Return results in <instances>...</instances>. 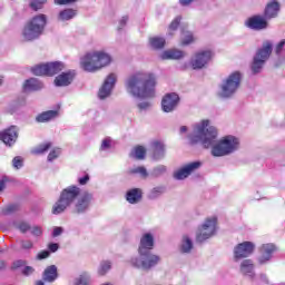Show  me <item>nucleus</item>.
I'll use <instances>...</instances> for the list:
<instances>
[{"label": "nucleus", "instance_id": "obj_1", "mask_svg": "<svg viewBox=\"0 0 285 285\" xmlns=\"http://www.w3.org/2000/svg\"><path fill=\"white\" fill-rule=\"evenodd\" d=\"M188 139L190 144H202L204 148H212L213 157H226L239 150V139L235 136H226L216 142L217 128L209 126L208 120L196 124Z\"/></svg>", "mask_w": 285, "mask_h": 285}, {"label": "nucleus", "instance_id": "obj_2", "mask_svg": "<svg viewBox=\"0 0 285 285\" xmlns=\"http://www.w3.org/2000/svg\"><path fill=\"white\" fill-rule=\"evenodd\" d=\"M156 86L157 78L155 75L146 71H138L126 80L127 91L138 99H153Z\"/></svg>", "mask_w": 285, "mask_h": 285}, {"label": "nucleus", "instance_id": "obj_3", "mask_svg": "<svg viewBox=\"0 0 285 285\" xmlns=\"http://www.w3.org/2000/svg\"><path fill=\"white\" fill-rule=\"evenodd\" d=\"M111 61H112V58H110V55L104 51H92V52L86 53L80 59V67L86 72H97L101 70V68H106V66H110Z\"/></svg>", "mask_w": 285, "mask_h": 285}, {"label": "nucleus", "instance_id": "obj_4", "mask_svg": "<svg viewBox=\"0 0 285 285\" xmlns=\"http://www.w3.org/2000/svg\"><path fill=\"white\" fill-rule=\"evenodd\" d=\"M47 18L46 14H38L33 17L26 26L22 31L24 41H35L43 35V28H46Z\"/></svg>", "mask_w": 285, "mask_h": 285}, {"label": "nucleus", "instance_id": "obj_5", "mask_svg": "<svg viewBox=\"0 0 285 285\" xmlns=\"http://www.w3.org/2000/svg\"><path fill=\"white\" fill-rule=\"evenodd\" d=\"M81 189L77 186H69L61 191L59 200L53 205V215H61L68 206L79 197Z\"/></svg>", "mask_w": 285, "mask_h": 285}, {"label": "nucleus", "instance_id": "obj_6", "mask_svg": "<svg viewBox=\"0 0 285 285\" xmlns=\"http://www.w3.org/2000/svg\"><path fill=\"white\" fill-rule=\"evenodd\" d=\"M242 83V73L238 71L233 72L228 76V78L222 83L219 97L223 99H228L233 97L239 89V85Z\"/></svg>", "mask_w": 285, "mask_h": 285}, {"label": "nucleus", "instance_id": "obj_7", "mask_svg": "<svg viewBox=\"0 0 285 285\" xmlns=\"http://www.w3.org/2000/svg\"><path fill=\"white\" fill-rule=\"evenodd\" d=\"M139 257H134L130 259L131 266L135 268H142V271H150V268H155L159 262H161V257L155 255L150 252H145V254H139Z\"/></svg>", "mask_w": 285, "mask_h": 285}, {"label": "nucleus", "instance_id": "obj_8", "mask_svg": "<svg viewBox=\"0 0 285 285\" xmlns=\"http://www.w3.org/2000/svg\"><path fill=\"white\" fill-rule=\"evenodd\" d=\"M272 52H273V42L271 41L264 42L263 47L258 49V51L256 52L252 63V71L254 72V75H257V72H261L266 61H268V58L271 57Z\"/></svg>", "mask_w": 285, "mask_h": 285}, {"label": "nucleus", "instance_id": "obj_9", "mask_svg": "<svg viewBox=\"0 0 285 285\" xmlns=\"http://www.w3.org/2000/svg\"><path fill=\"white\" fill-rule=\"evenodd\" d=\"M65 68L66 66L63 65V62L56 61L46 65H38L31 69V72H33V75L38 77H52L55 75H59V72H61V70H63Z\"/></svg>", "mask_w": 285, "mask_h": 285}, {"label": "nucleus", "instance_id": "obj_10", "mask_svg": "<svg viewBox=\"0 0 285 285\" xmlns=\"http://www.w3.org/2000/svg\"><path fill=\"white\" fill-rule=\"evenodd\" d=\"M217 230V217L213 216L207 218L205 223L202 225L199 233L197 234V242H206V239H210L213 235H215Z\"/></svg>", "mask_w": 285, "mask_h": 285}, {"label": "nucleus", "instance_id": "obj_11", "mask_svg": "<svg viewBox=\"0 0 285 285\" xmlns=\"http://www.w3.org/2000/svg\"><path fill=\"white\" fill-rule=\"evenodd\" d=\"M253 250H255V244H253L250 242H244V243L238 244L234 248L235 262H239V259L249 257V255H253Z\"/></svg>", "mask_w": 285, "mask_h": 285}, {"label": "nucleus", "instance_id": "obj_12", "mask_svg": "<svg viewBox=\"0 0 285 285\" xmlns=\"http://www.w3.org/2000/svg\"><path fill=\"white\" fill-rule=\"evenodd\" d=\"M117 83V75L110 73L105 79L101 88L99 89L98 97L99 99H106L112 95V88H115V85Z\"/></svg>", "mask_w": 285, "mask_h": 285}, {"label": "nucleus", "instance_id": "obj_13", "mask_svg": "<svg viewBox=\"0 0 285 285\" xmlns=\"http://www.w3.org/2000/svg\"><path fill=\"white\" fill-rule=\"evenodd\" d=\"M213 59V51L205 50L200 51L195 55V57L191 60V66L194 70H202V68H205L206 65Z\"/></svg>", "mask_w": 285, "mask_h": 285}, {"label": "nucleus", "instance_id": "obj_14", "mask_svg": "<svg viewBox=\"0 0 285 285\" xmlns=\"http://www.w3.org/2000/svg\"><path fill=\"white\" fill-rule=\"evenodd\" d=\"M179 104V96L177 94H167L161 100V109L164 112H173Z\"/></svg>", "mask_w": 285, "mask_h": 285}, {"label": "nucleus", "instance_id": "obj_15", "mask_svg": "<svg viewBox=\"0 0 285 285\" xmlns=\"http://www.w3.org/2000/svg\"><path fill=\"white\" fill-rule=\"evenodd\" d=\"M18 137L19 134L16 126H11L9 129H6L0 134V139L3 141V144H6V146H14Z\"/></svg>", "mask_w": 285, "mask_h": 285}, {"label": "nucleus", "instance_id": "obj_16", "mask_svg": "<svg viewBox=\"0 0 285 285\" xmlns=\"http://www.w3.org/2000/svg\"><path fill=\"white\" fill-rule=\"evenodd\" d=\"M246 26L250 30H266L268 21L264 16H254L246 21Z\"/></svg>", "mask_w": 285, "mask_h": 285}, {"label": "nucleus", "instance_id": "obj_17", "mask_svg": "<svg viewBox=\"0 0 285 285\" xmlns=\"http://www.w3.org/2000/svg\"><path fill=\"white\" fill-rule=\"evenodd\" d=\"M202 166V163L195 161L186 165L185 167L180 168L179 170L174 173L175 179H186L194 170H197Z\"/></svg>", "mask_w": 285, "mask_h": 285}, {"label": "nucleus", "instance_id": "obj_18", "mask_svg": "<svg viewBox=\"0 0 285 285\" xmlns=\"http://www.w3.org/2000/svg\"><path fill=\"white\" fill-rule=\"evenodd\" d=\"M155 246V238L150 234L142 235L140 239V245L138 248L139 255H145L146 253L153 250Z\"/></svg>", "mask_w": 285, "mask_h": 285}, {"label": "nucleus", "instance_id": "obj_19", "mask_svg": "<svg viewBox=\"0 0 285 285\" xmlns=\"http://www.w3.org/2000/svg\"><path fill=\"white\" fill-rule=\"evenodd\" d=\"M279 2H277V0H272L269 1L264 10V17L268 20V19H275V17H277V14H279Z\"/></svg>", "mask_w": 285, "mask_h": 285}, {"label": "nucleus", "instance_id": "obj_20", "mask_svg": "<svg viewBox=\"0 0 285 285\" xmlns=\"http://www.w3.org/2000/svg\"><path fill=\"white\" fill-rule=\"evenodd\" d=\"M153 148V159L155 161H159V159H164L166 155V147L164 146V142L159 140H155L151 142Z\"/></svg>", "mask_w": 285, "mask_h": 285}, {"label": "nucleus", "instance_id": "obj_21", "mask_svg": "<svg viewBox=\"0 0 285 285\" xmlns=\"http://www.w3.org/2000/svg\"><path fill=\"white\" fill-rule=\"evenodd\" d=\"M90 202H92L91 194L86 193L82 196H80L78 202L76 203V212L85 213V210H88V206H90Z\"/></svg>", "mask_w": 285, "mask_h": 285}, {"label": "nucleus", "instance_id": "obj_22", "mask_svg": "<svg viewBox=\"0 0 285 285\" xmlns=\"http://www.w3.org/2000/svg\"><path fill=\"white\" fill-rule=\"evenodd\" d=\"M261 257L258 258L259 264H266V262L271 261L273 253H275V245L265 244L261 248Z\"/></svg>", "mask_w": 285, "mask_h": 285}, {"label": "nucleus", "instance_id": "obj_23", "mask_svg": "<svg viewBox=\"0 0 285 285\" xmlns=\"http://www.w3.org/2000/svg\"><path fill=\"white\" fill-rule=\"evenodd\" d=\"M72 79H75V71H68L56 77L55 83L58 87L70 86V83H72Z\"/></svg>", "mask_w": 285, "mask_h": 285}, {"label": "nucleus", "instance_id": "obj_24", "mask_svg": "<svg viewBox=\"0 0 285 285\" xmlns=\"http://www.w3.org/2000/svg\"><path fill=\"white\" fill-rule=\"evenodd\" d=\"M43 88V82L39 81L37 78H30L26 80L23 85L24 92H35Z\"/></svg>", "mask_w": 285, "mask_h": 285}, {"label": "nucleus", "instance_id": "obj_25", "mask_svg": "<svg viewBox=\"0 0 285 285\" xmlns=\"http://www.w3.org/2000/svg\"><path fill=\"white\" fill-rule=\"evenodd\" d=\"M240 273L247 277H255V265L253 264V261H243L240 263Z\"/></svg>", "mask_w": 285, "mask_h": 285}, {"label": "nucleus", "instance_id": "obj_26", "mask_svg": "<svg viewBox=\"0 0 285 285\" xmlns=\"http://www.w3.org/2000/svg\"><path fill=\"white\" fill-rule=\"evenodd\" d=\"M59 277V274L57 273V266L56 265H50L48 266L42 275L43 282H49L52 283Z\"/></svg>", "mask_w": 285, "mask_h": 285}, {"label": "nucleus", "instance_id": "obj_27", "mask_svg": "<svg viewBox=\"0 0 285 285\" xmlns=\"http://www.w3.org/2000/svg\"><path fill=\"white\" fill-rule=\"evenodd\" d=\"M185 57L184 51L177 49L166 50L160 55V59H183Z\"/></svg>", "mask_w": 285, "mask_h": 285}, {"label": "nucleus", "instance_id": "obj_28", "mask_svg": "<svg viewBox=\"0 0 285 285\" xmlns=\"http://www.w3.org/2000/svg\"><path fill=\"white\" fill-rule=\"evenodd\" d=\"M141 189H130L129 191H127V202H129V204H138V202H141Z\"/></svg>", "mask_w": 285, "mask_h": 285}, {"label": "nucleus", "instance_id": "obj_29", "mask_svg": "<svg viewBox=\"0 0 285 285\" xmlns=\"http://www.w3.org/2000/svg\"><path fill=\"white\" fill-rule=\"evenodd\" d=\"M75 17H77L75 9H65L59 12L58 19L59 21H70V19H75Z\"/></svg>", "mask_w": 285, "mask_h": 285}, {"label": "nucleus", "instance_id": "obj_30", "mask_svg": "<svg viewBox=\"0 0 285 285\" xmlns=\"http://www.w3.org/2000/svg\"><path fill=\"white\" fill-rule=\"evenodd\" d=\"M55 117H57V111L49 110L40 114L36 119L40 124H43L45 121H50V119H55Z\"/></svg>", "mask_w": 285, "mask_h": 285}, {"label": "nucleus", "instance_id": "obj_31", "mask_svg": "<svg viewBox=\"0 0 285 285\" xmlns=\"http://www.w3.org/2000/svg\"><path fill=\"white\" fill-rule=\"evenodd\" d=\"M149 43L151 48H155V50H161L166 46V39L161 37H154L149 39Z\"/></svg>", "mask_w": 285, "mask_h": 285}, {"label": "nucleus", "instance_id": "obj_32", "mask_svg": "<svg viewBox=\"0 0 285 285\" xmlns=\"http://www.w3.org/2000/svg\"><path fill=\"white\" fill-rule=\"evenodd\" d=\"M180 250L181 253H189L190 250H193V240L188 236L183 237Z\"/></svg>", "mask_w": 285, "mask_h": 285}, {"label": "nucleus", "instance_id": "obj_33", "mask_svg": "<svg viewBox=\"0 0 285 285\" xmlns=\"http://www.w3.org/2000/svg\"><path fill=\"white\" fill-rule=\"evenodd\" d=\"M130 157H135V159H145L146 148H144L142 146L135 147L130 154Z\"/></svg>", "mask_w": 285, "mask_h": 285}, {"label": "nucleus", "instance_id": "obj_34", "mask_svg": "<svg viewBox=\"0 0 285 285\" xmlns=\"http://www.w3.org/2000/svg\"><path fill=\"white\" fill-rule=\"evenodd\" d=\"M52 146L51 142H45L35 149L31 150L32 155H43V153H48L50 150V147Z\"/></svg>", "mask_w": 285, "mask_h": 285}, {"label": "nucleus", "instance_id": "obj_35", "mask_svg": "<svg viewBox=\"0 0 285 285\" xmlns=\"http://www.w3.org/2000/svg\"><path fill=\"white\" fill-rule=\"evenodd\" d=\"M275 55H277L281 59H285V39L281 40L276 46H275Z\"/></svg>", "mask_w": 285, "mask_h": 285}, {"label": "nucleus", "instance_id": "obj_36", "mask_svg": "<svg viewBox=\"0 0 285 285\" xmlns=\"http://www.w3.org/2000/svg\"><path fill=\"white\" fill-rule=\"evenodd\" d=\"M195 41L193 33L190 31H183L181 33V46H190Z\"/></svg>", "mask_w": 285, "mask_h": 285}, {"label": "nucleus", "instance_id": "obj_37", "mask_svg": "<svg viewBox=\"0 0 285 285\" xmlns=\"http://www.w3.org/2000/svg\"><path fill=\"white\" fill-rule=\"evenodd\" d=\"M111 267L112 265L110 264V262L104 261L102 263H100V267L98 269L99 275H106Z\"/></svg>", "mask_w": 285, "mask_h": 285}, {"label": "nucleus", "instance_id": "obj_38", "mask_svg": "<svg viewBox=\"0 0 285 285\" xmlns=\"http://www.w3.org/2000/svg\"><path fill=\"white\" fill-rule=\"evenodd\" d=\"M46 6V0H30L31 10H41Z\"/></svg>", "mask_w": 285, "mask_h": 285}, {"label": "nucleus", "instance_id": "obj_39", "mask_svg": "<svg viewBox=\"0 0 285 285\" xmlns=\"http://www.w3.org/2000/svg\"><path fill=\"white\" fill-rule=\"evenodd\" d=\"M130 173L132 175H140V177H148V171L142 166L130 169Z\"/></svg>", "mask_w": 285, "mask_h": 285}, {"label": "nucleus", "instance_id": "obj_40", "mask_svg": "<svg viewBox=\"0 0 285 285\" xmlns=\"http://www.w3.org/2000/svg\"><path fill=\"white\" fill-rule=\"evenodd\" d=\"M89 284H90V276L88 275H81L75 282V285H89Z\"/></svg>", "mask_w": 285, "mask_h": 285}, {"label": "nucleus", "instance_id": "obj_41", "mask_svg": "<svg viewBox=\"0 0 285 285\" xmlns=\"http://www.w3.org/2000/svg\"><path fill=\"white\" fill-rule=\"evenodd\" d=\"M61 155V149L60 148H55L53 150H51L48 155V161H55V159H57V157H59Z\"/></svg>", "mask_w": 285, "mask_h": 285}, {"label": "nucleus", "instance_id": "obj_42", "mask_svg": "<svg viewBox=\"0 0 285 285\" xmlns=\"http://www.w3.org/2000/svg\"><path fill=\"white\" fill-rule=\"evenodd\" d=\"M179 21H181V17H177L170 24H169V35H173L175 30L179 27Z\"/></svg>", "mask_w": 285, "mask_h": 285}, {"label": "nucleus", "instance_id": "obj_43", "mask_svg": "<svg viewBox=\"0 0 285 285\" xmlns=\"http://www.w3.org/2000/svg\"><path fill=\"white\" fill-rule=\"evenodd\" d=\"M30 233L35 237H41V235L43 234V229L39 226H33L30 228Z\"/></svg>", "mask_w": 285, "mask_h": 285}, {"label": "nucleus", "instance_id": "obj_44", "mask_svg": "<svg viewBox=\"0 0 285 285\" xmlns=\"http://www.w3.org/2000/svg\"><path fill=\"white\" fill-rule=\"evenodd\" d=\"M13 164V168H17L19 170V168L23 167V158H21L20 156L14 157L12 160Z\"/></svg>", "mask_w": 285, "mask_h": 285}, {"label": "nucleus", "instance_id": "obj_45", "mask_svg": "<svg viewBox=\"0 0 285 285\" xmlns=\"http://www.w3.org/2000/svg\"><path fill=\"white\" fill-rule=\"evenodd\" d=\"M20 246L23 250H30L32 249L33 244L32 240H21Z\"/></svg>", "mask_w": 285, "mask_h": 285}, {"label": "nucleus", "instance_id": "obj_46", "mask_svg": "<svg viewBox=\"0 0 285 285\" xmlns=\"http://www.w3.org/2000/svg\"><path fill=\"white\" fill-rule=\"evenodd\" d=\"M14 210H19V205H8V206L3 209V214H4V215H10V213H14Z\"/></svg>", "mask_w": 285, "mask_h": 285}, {"label": "nucleus", "instance_id": "obj_47", "mask_svg": "<svg viewBox=\"0 0 285 285\" xmlns=\"http://www.w3.org/2000/svg\"><path fill=\"white\" fill-rule=\"evenodd\" d=\"M165 171H166V166L160 165V166H158V167H156V168L154 169V175H155L156 177H159V175H164Z\"/></svg>", "mask_w": 285, "mask_h": 285}, {"label": "nucleus", "instance_id": "obj_48", "mask_svg": "<svg viewBox=\"0 0 285 285\" xmlns=\"http://www.w3.org/2000/svg\"><path fill=\"white\" fill-rule=\"evenodd\" d=\"M50 257V252L42 250L37 255V259H48Z\"/></svg>", "mask_w": 285, "mask_h": 285}, {"label": "nucleus", "instance_id": "obj_49", "mask_svg": "<svg viewBox=\"0 0 285 285\" xmlns=\"http://www.w3.org/2000/svg\"><path fill=\"white\" fill-rule=\"evenodd\" d=\"M111 140L110 138H106L102 140L100 150H107V148H110Z\"/></svg>", "mask_w": 285, "mask_h": 285}, {"label": "nucleus", "instance_id": "obj_50", "mask_svg": "<svg viewBox=\"0 0 285 285\" xmlns=\"http://www.w3.org/2000/svg\"><path fill=\"white\" fill-rule=\"evenodd\" d=\"M88 181H90V176L85 175L83 177L78 179V184H80V186H86V184H88Z\"/></svg>", "mask_w": 285, "mask_h": 285}, {"label": "nucleus", "instance_id": "obj_51", "mask_svg": "<svg viewBox=\"0 0 285 285\" xmlns=\"http://www.w3.org/2000/svg\"><path fill=\"white\" fill-rule=\"evenodd\" d=\"M75 1H77V0H55V3L57 6H66L68 3H75Z\"/></svg>", "mask_w": 285, "mask_h": 285}, {"label": "nucleus", "instance_id": "obj_52", "mask_svg": "<svg viewBox=\"0 0 285 285\" xmlns=\"http://www.w3.org/2000/svg\"><path fill=\"white\" fill-rule=\"evenodd\" d=\"M63 233V227H55L52 232V237H59Z\"/></svg>", "mask_w": 285, "mask_h": 285}, {"label": "nucleus", "instance_id": "obj_53", "mask_svg": "<svg viewBox=\"0 0 285 285\" xmlns=\"http://www.w3.org/2000/svg\"><path fill=\"white\" fill-rule=\"evenodd\" d=\"M19 229L21 230V233H28V230H30V225H28L27 223H22L19 226Z\"/></svg>", "mask_w": 285, "mask_h": 285}, {"label": "nucleus", "instance_id": "obj_54", "mask_svg": "<svg viewBox=\"0 0 285 285\" xmlns=\"http://www.w3.org/2000/svg\"><path fill=\"white\" fill-rule=\"evenodd\" d=\"M127 22H128V16H124L119 21L118 30H121V28H124V26H126Z\"/></svg>", "mask_w": 285, "mask_h": 285}, {"label": "nucleus", "instance_id": "obj_55", "mask_svg": "<svg viewBox=\"0 0 285 285\" xmlns=\"http://www.w3.org/2000/svg\"><path fill=\"white\" fill-rule=\"evenodd\" d=\"M49 250L51 253H57V250H59V244H57V243L49 244Z\"/></svg>", "mask_w": 285, "mask_h": 285}, {"label": "nucleus", "instance_id": "obj_56", "mask_svg": "<svg viewBox=\"0 0 285 285\" xmlns=\"http://www.w3.org/2000/svg\"><path fill=\"white\" fill-rule=\"evenodd\" d=\"M22 273H23V275H32V273H35V268L27 266V267H24Z\"/></svg>", "mask_w": 285, "mask_h": 285}, {"label": "nucleus", "instance_id": "obj_57", "mask_svg": "<svg viewBox=\"0 0 285 285\" xmlns=\"http://www.w3.org/2000/svg\"><path fill=\"white\" fill-rule=\"evenodd\" d=\"M149 106H150L149 102H140V104H138L139 110H148Z\"/></svg>", "mask_w": 285, "mask_h": 285}, {"label": "nucleus", "instance_id": "obj_58", "mask_svg": "<svg viewBox=\"0 0 285 285\" xmlns=\"http://www.w3.org/2000/svg\"><path fill=\"white\" fill-rule=\"evenodd\" d=\"M195 0H179L180 6H190Z\"/></svg>", "mask_w": 285, "mask_h": 285}, {"label": "nucleus", "instance_id": "obj_59", "mask_svg": "<svg viewBox=\"0 0 285 285\" xmlns=\"http://www.w3.org/2000/svg\"><path fill=\"white\" fill-rule=\"evenodd\" d=\"M6 188V179H0V193Z\"/></svg>", "mask_w": 285, "mask_h": 285}, {"label": "nucleus", "instance_id": "obj_60", "mask_svg": "<svg viewBox=\"0 0 285 285\" xmlns=\"http://www.w3.org/2000/svg\"><path fill=\"white\" fill-rule=\"evenodd\" d=\"M187 130H188V127H186V126L180 127V132L181 134L186 132Z\"/></svg>", "mask_w": 285, "mask_h": 285}, {"label": "nucleus", "instance_id": "obj_61", "mask_svg": "<svg viewBox=\"0 0 285 285\" xmlns=\"http://www.w3.org/2000/svg\"><path fill=\"white\" fill-rule=\"evenodd\" d=\"M261 279H263V282H265L266 284H268V279L266 278V275H261Z\"/></svg>", "mask_w": 285, "mask_h": 285}, {"label": "nucleus", "instance_id": "obj_62", "mask_svg": "<svg viewBox=\"0 0 285 285\" xmlns=\"http://www.w3.org/2000/svg\"><path fill=\"white\" fill-rule=\"evenodd\" d=\"M155 193H159V188H154V190H153V197H157V195H155Z\"/></svg>", "mask_w": 285, "mask_h": 285}, {"label": "nucleus", "instance_id": "obj_63", "mask_svg": "<svg viewBox=\"0 0 285 285\" xmlns=\"http://www.w3.org/2000/svg\"><path fill=\"white\" fill-rule=\"evenodd\" d=\"M14 264H16V266H21V264H23V261H18Z\"/></svg>", "mask_w": 285, "mask_h": 285}, {"label": "nucleus", "instance_id": "obj_64", "mask_svg": "<svg viewBox=\"0 0 285 285\" xmlns=\"http://www.w3.org/2000/svg\"><path fill=\"white\" fill-rule=\"evenodd\" d=\"M36 285H43V282H42V281H38V282L36 283Z\"/></svg>", "mask_w": 285, "mask_h": 285}]
</instances>
